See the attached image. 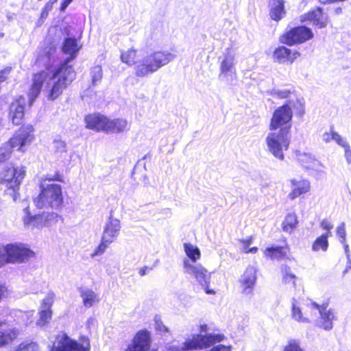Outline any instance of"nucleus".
I'll use <instances>...</instances> for the list:
<instances>
[{
	"mask_svg": "<svg viewBox=\"0 0 351 351\" xmlns=\"http://www.w3.org/2000/svg\"><path fill=\"white\" fill-rule=\"evenodd\" d=\"M82 44L75 38H67L62 45V51L69 55V58L60 66L51 73L40 72L34 76L33 84L29 90L28 97L30 105L38 96L41 90L48 100H55L63 92L75 77V73L68 62L75 58Z\"/></svg>",
	"mask_w": 351,
	"mask_h": 351,
	"instance_id": "nucleus-1",
	"label": "nucleus"
},
{
	"mask_svg": "<svg viewBox=\"0 0 351 351\" xmlns=\"http://www.w3.org/2000/svg\"><path fill=\"white\" fill-rule=\"evenodd\" d=\"M58 176H46L42 177L39 182V194L34 197L33 202L38 208L59 209L63 204L62 186L52 182L58 180Z\"/></svg>",
	"mask_w": 351,
	"mask_h": 351,
	"instance_id": "nucleus-2",
	"label": "nucleus"
},
{
	"mask_svg": "<svg viewBox=\"0 0 351 351\" xmlns=\"http://www.w3.org/2000/svg\"><path fill=\"white\" fill-rule=\"evenodd\" d=\"M169 51H144L141 55L134 73L137 77H144L158 71L176 58Z\"/></svg>",
	"mask_w": 351,
	"mask_h": 351,
	"instance_id": "nucleus-3",
	"label": "nucleus"
},
{
	"mask_svg": "<svg viewBox=\"0 0 351 351\" xmlns=\"http://www.w3.org/2000/svg\"><path fill=\"white\" fill-rule=\"evenodd\" d=\"M25 176L23 166L6 165L0 173V184L4 187L6 194L16 202L19 195L20 186Z\"/></svg>",
	"mask_w": 351,
	"mask_h": 351,
	"instance_id": "nucleus-4",
	"label": "nucleus"
},
{
	"mask_svg": "<svg viewBox=\"0 0 351 351\" xmlns=\"http://www.w3.org/2000/svg\"><path fill=\"white\" fill-rule=\"evenodd\" d=\"M23 222L27 229L40 230L44 227L51 228L56 225L62 217L55 212L43 211L38 214L32 215L29 206L24 208Z\"/></svg>",
	"mask_w": 351,
	"mask_h": 351,
	"instance_id": "nucleus-5",
	"label": "nucleus"
},
{
	"mask_svg": "<svg viewBox=\"0 0 351 351\" xmlns=\"http://www.w3.org/2000/svg\"><path fill=\"white\" fill-rule=\"evenodd\" d=\"M121 228V221L110 213L103 230L100 244L97 247L93 256L103 254L108 246L118 238Z\"/></svg>",
	"mask_w": 351,
	"mask_h": 351,
	"instance_id": "nucleus-6",
	"label": "nucleus"
},
{
	"mask_svg": "<svg viewBox=\"0 0 351 351\" xmlns=\"http://www.w3.org/2000/svg\"><path fill=\"white\" fill-rule=\"evenodd\" d=\"M288 134L289 129L284 128L278 132H269L265 138L268 151L281 160L284 159L283 151L287 150L289 145Z\"/></svg>",
	"mask_w": 351,
	"mask_h": 351,
	"instance_id": "nucleus-7",
	"label": "nucleus"
},
{
	"mask_svg": "<svg viewBox=\"0 0 351 351\" xmlns=\"http://www.w3.org/2000/svg\"><path fill=\"white\" fill-rule=\"evenodd\" d=\"M1 247L5 265L22 263L34 256V252L24 243H10Z\"/></svg>",
	"mask_w": 351,
	"mask_h": 351,
	"instance_id": "nucleus-8",
	"label": "nucleus"
},
{
	"mask_svg": "<svg viewBox=\"0 0 351 351\" xmlns=\"http://www.w3.org/2000/svg\"><path fill=\"white\" fill-rule=\"evenodd\" d=\"M270 95L276 99H287L285 104L292 105L297 115L302 117L305 113L304 99L293 88H275L271 90Z\"/></svg>",
	"mask_w": 351,
	"mask_h": 351,
	"instance_id": "nucleus-9",
	"label": "nucleus"
},
{
	"mask_svg": "<svg viewBox=\"0 0 351 351\" xmlns=\"http://www.w3.org/2000/svg\"><path fill=\"white\" fill-rule=\"evenodd\" d=\"M89 339L82 337L77 342L71 339L64 333L57 335L50 351H89Z\"/></svg>",
	"mask_w": 351,
	"mask_h": 351,
	"instance_id": "nucleus-10",
	"label": "nucleus"
},
{
	"mask_svg": "<svg viewBox=\"0 0 351 351\" xmlns=\"http://www.w3.org/2000/svg\"><path fill=\"white\" fill-rule=\"evenodd\" d=\"M235 57L236 52L233 49L228 48L226 49L219 65V78L220 80L231 84L236 80Z\"/></svg>",
	"mask_w": 351,
	"mask_h": 351,
	"instance_id": "nucleus-11",
	"label": "nucleus"
},
{
	"mask_svg": "<svg viewBox=\"0 0 351 351\" xmlns=\"http://www.w3.org/2000/svg\"><path fill=\"white\" fill-rule=\"evenodd\" d=\"M184 273L193 276L199 284L202 287L206 294L214 295V289L209 288V281L211 273L200 264L193 265L188 260L184 261Z\"/></svg>",
	"mask_w": 351,
	"mask_h": 351,
	"instance_id": "nucleus-12",
	"label": "nucleus"
},
{
	"mask_svg": "<svg viewBox=\"0 0 351 351\" xmlns=\"http://www.w3.org/2000/svg\"><path fill=\"white\" fill-rule=\"evenodd\" d=\"M35 140L34 128L32 125H24L18 130L10 138L11 146L17 151L25 153Z\"/></svg>",
	"mask_w": 351,
	"mask_h": 351,
	"instance_id": "nucleus-13",
	"label": "nucleus"
},
{
	"mask_svg": "<svg viewBox=\"0 0 351 351\" xmlns=\"http://www.w3.org/2000/svg\"><path fill=\"white\" fill-rule=\"evenodd\" d=\"M313 36L311 29L300 26L291 29L285 34L280 38L281 43L289 46L304 43Z\"/></svg>",
	"mask_w": 351,
	"mask_h": 351,
	"instance_id": "nucleus-14",
	"label": "nucleus"
},
{
	"mask_svg": "<svg viewBox=\"0 0 351 351\" xmlns=\"http://www.w3.org/2000/svg\"><path fill=\"white\" fill-rule=\"evenodd\" d=\"M295 157L298 162L306 170L316 173L324 172L325 166L311 154L296 151Z\"/></svg>",
	"mask_w": 351,
	"mask_h": 351,
	"instance_id": "nucleus-15",
	"label": "nucleus"
},
{
	"mask_svg": "<svg viewBox=\"0 0 351 351\" xmlns=\"http://www.w3.org/2000/svg\"><path fill=\"white\" fill-rule=\"evenodd\" d=\"M293 110L292 105L289 104H284L276 109L271 120L270 130H276L289 123L293 117Z\"/></svg>",
	"mask_w": 351,
	"mask_h": 351,
	"instance_id": "nucleus-16",
	"label": "nucleus"
},
{
	"mask_svg": "<svg viewBox=\"0 0 351 351\" xmlns=\"http://www.w3.org/2000/svg\"><path fill=\"white\" fill-rule=\"evenodd\" d=\"M55 298V293L53 292H49L42 300L39 308V319L37 321V325L43 326L51 319V307L54 302Z\"/></svg>",
	"mask_w": 351,
	"mask_h": 351,
	"instance_id": "nucleus-17",
	"label": "nucleus"
},
{
	"mask_svg": "<svg viewBox=\"0 0 351 351\" xmlns=\"http://www.w3.org/2000/svg\"><path fill=\"white\" fill-rule=\"evenodd\" d=\"M256 281V269L253 266L247 267L239 278L241 291L245 295L252 293Z\"/></svg>",
	"mask_w": 351,
	"mask_h": 351,
	"instance_id": "nucleus-18",
	"label": "nucleus"
},
{
	"mask_svg": "<svg viewBox=\"0 0 351 351\" xmlns=\"http://www.w3.org/2000/svg\"><path fill=\"white\" fill-rule=\"evenodd\" d=\"M302 21H308L318 28H324L327 26L329 19L327 14L318 8L302 16Z\"/></svg>",
	"mask_w": 351,
	"mask_h": 351,
	"instance_id": "nucleus-19",
	"label": "nucleus"
},
{
	"mask_svg": "<svg viewBox=\"0 0 351 351\" xmlns=\"http://www.w3.org/2000/svg\"><path fill=\"white\" fill-rule=\"evenodd\" d=\"M318 315L316 319L317 325L324 330H330L332 328V322L335 319L334 311L328 308V305L324 304L319 306Z\"/></svg>",
	"mask_w": 351,
	"mask_h": 351,
	"instance_id": "nucleus-20",
	"label": "nucleus"
},
{
	"mask_svg": "<svg viewBox=\"0 0 351 351\" xmlns=\"http://www.w3.org/2000/svg\"><path fill=\"white\" fill-rule=\"evenodd\" d=\"M150 346V335L147 330H141L136 333L132 343L128 346L125 351H147Z\"/></svg>",
	"mask_w": 351,
	"mask_h": 351,
	"instance_id": "nucleus-21",
	"label": "nucleus"
},
{
	"mask_svg": "<svg viewBox=\"0 0 351 351\" xmlns=\"http://www.w3.org/2000/svg\"><path fill=\"white\" fill-rule=\"evenodd\" d=\"M291 191L288 197L293 200L299 196L308 193L311 190V182L308 180L304 178H293L290 180Z\"/></svg>",
	"mask_w": 351,
	"mask_h": 351,
	"instance_id": "nucleus-22",
	"label": "nucleus"
},
{
	"mask_svg": "<svg viewBox=\"0 0 351 351\" xmlns=\"http://www.w3.org/2000/svg\"><path fill=\"white\" fill-rule=\"evenodd\" d=\"M108 118L99 114L87 115L85 119L86 128L96 132H106L107 130Z\"/></svg>",
	"mask_w": 351,
	"mask_h": 351,
	"instance_id": "nucleus-23",
	"label": "nucleus"
},
{
	"mask_svg": "<svg viewBox=\"0 0 351 351\" xmlns=\"http://www.w3.org/2000/svg\"><path fill=\"white\" fill-rule=\"evenodd\" d=\"M300 53L296 50H291L285 47L281 46L275 49L274 51V60L278 63H293Z\"/></svg>",
	"mask_w": 351,
	"mask_h": 351,
	"instance_id": "nucleus-24",
	"label": "nucleus"
},
{
	"mask_svg": "<svg viewBox=\"0 0 351 351\" xmlns=\"http://www.w3.org/2000/svg\"><path fill=\"white\" fill-rule=\"evenodd\" d=\"M17 330L10 324L0 320V347L8 345L17 337Z\"/></svg>",
	"mask_w": 351,
	"mask_h": 351,
	"instance_id": "nucleus-25",
	"label": "nucleus"
},
{
	"mask_svg": "<svg viewBox=\"0 0 351 351\" xmlns=\"http://www.w3.org/2000/svg\"><path fill=\"white\" fill-rule=\"evenodd\" d=\"M24 99L20 97L19 100L12 103L10 108V117L14 124L19 125L24 116Z\"/></svg>",
	"mask_w": 351,
	"mask_h": 351,
	"instance_id": "nucleus-26",
	"label": "nucleus"
},
{
	"mask_svg": "<svg viewBox=\"0 0 351 351\" xmlns=\"http://www.w3.org/2000/svg\"><path fill=\"white\" fill-rule=\"evenodd\" d=\"M143 51H141L139 53L134 49H129L126 51H123L121 53V61L128 64V66H136V64L141 58V55Z\"/></svg>",
	"mask_w": 351,
	"mask_h": 351,
	"instance_id": "nucleus-27",
	"label": "nucleus"
},
{
	"mask_svg": "<svg viewBox=\"0 0 351 351\" xmlns=\"http://www.w3.org/2000/svg\"><path fill=\"white\" fill-rule=\"evenodd\" d=\"M291 318L299 323H308L307 315L304 313V304L299 306L295 300H293L291 304Z\"/></svg>",
	"mask_w": 351,
	"mask_h": 351,
	"instance_id": "nucleus-28",
	"label": "nucleus"
},
{
	"mask_svg": "<svg viewBox=\"0 0 351 351\" xmlns=\"http://www.w3.org/2000/svg\"><path fill=\"white\" fill-rule=\"evenodd\" d=\"M270 16L274 21L280 20L285 14L283 0H271Z\"/></svg>",
	"mask_w": 351,
	"mask_h": 351,
	"instance_id": "nucleus-29",
	"label": "nucleus"
},
{
	"mask_svg": "<svg viewBox=\"0 0 351 351\" xmlns=\"http://www.w3.org/2000/svg\"><path fill=\"white\" fill-rule=\"evenodd\" d=\"M80 296L82 298L84 305L87 307H91L95 303L99 302L97 295L91 289L85 288L80 290Z\"/></svg>",
	"mask_w": 351,
	"mask_h": 351,
	"instance_id": "nucleus-30",
	"label": "nucleus"
},
{
	"mask_svg": "<svg viewBox=\"0 0 351 351\" xmlns=\"http://www.w3.org/2000/svg\"><path fill=\"white\" fill-rule=\"evenodd\" d=\"M128 121L124 119H108L106 132L119 133L125 130Z\"/></svg>",
	"mask_w": 351,
	"mask_h": 351,
	"instance_id": "nucleus-31",
	"label": "nucleus"
},
{
	"mask_svg": "<svg viewBox=\"0 0 351 351\" xmlns=\"http://www.w3.org/2000/svg\"><path fill=\"white\" fill-rule=\"evenodd\" d=\"M184 350H197L204 348L202 334L193 335L191 339H187L184 345Z\"/></svg>",
	"mask_w": 351,
	"mask_h": 351,
	"instance_id": "nucleus-32",
	"label": "nucleus"
},
{
	"mask_svg": "<svg viewBox=\"0 0 351 351\" xmlns=\"http://www.w3.org/2000/svg\"><path fill=\"white\" fill-rule=\"evenodd\" d=\"M298 224V220L296 214L289 213L282 221V230L286 232L291 233L297 228Z\"/></svg>",
	"mask_w": 351,
	"mask_h": 351,
	"instance_id": "nucleus-33",
	"label": "nucleus"
},
{
	"mask_svg": "<svg viewBox=\"0 0 351 351\" xmlns=\"http://www.w3.org/2000/svg\"><path fill=\"white\" fill-rule=\"evenodd\" d=\"M204 348H207L211 346L220 343L223 341L225 337L219 333H209L207 335H202Z\"/></svg>",
	"mask_w": 351,
	"mask_h": 351,
	"instance_id": "nucleus-34",
	"label": "nucleus"
},
{
	"mask_svg": "<svg viewBox=\"0 0 351 351\" xmlns=\"http://www.w3.org/2000/svg\"><path fill=\"white\" fill-rule=\"evenodd\" d=\"M319 306L320 305H318L317 303L312 301L304 304V313L307 315L308 323L313 321L316 322Z\"/></svg>",
	"mask_w": 351,
	"mask_h": 351,
	"instance_id": "nucleus-35",
	"label": "nucleus"
},
{
	"mask_svg": "<svg viewBox=\"0 0 351 351\" xmlns=\"http://www.w3.org/2000/svg\"><path fill=\"white\" fill-rule=\"evenodd\" d=\"M264 254L267 258L276 260L285 256L286 252L282 247H271L265 250Z\"/></svg>",
	"mask_w": 351,
	"mask_h": 351,
	"instance_id": "nucleus-36",
	"label": "nucleus"
},
{
	"mask_svg": "<svg viewBox=\"0 0 351 351\" xmlns=\"http://www.w3.org/2000/svg\"><path fill=\"white\" fill-rule=\"evenodd\" d=\"M184 250L187 255V256L193 261L195 262L200 258V251L199 248L191 244V243H184Z\"/></svg>",
	"mask_w": 351,
	"mask_h": 351,
	"instance_id": "nucleus-37",
	"label": "nucleus"
},
{
	"mask_svg": "<svg viewBox=\"0 0 351 351\" xmlns=\"http://www.w3.org/2000/svg\"><path fill=\"white\" fill-rule=\"evenodd\" d=\"M328 237L324 234L318 237L313 243L312 250L314 252H319V250L326 252L328 247Z\"/></svg>",
	"mask_w": 351,
	"mask_h": 351,
	"instance_id": "nucleus-38",
	"label": "nucleus"
},
{
	"mask_svg": "<svg viewBox=\"0 0 351 351\" xmlns=\"http://www.w3.org/2000/svg\"><path fill=\"white\" fill-rule=\"evenodd\" d=\"M282 281L285 284L289 285L293 287H295L296 276L291 271L290 267L284 266L282 269Z\"/></svg>",
	"mask_w": 351,
	"mask_h": 351,
	"instance_id": "nucleus-39",
	"label": "nucleus"
},
{
	"mask_svg": "<svg viewBox=\"0 0 351 351\" xmlns=\"http://www.w3.org/2000/svg\"><path fill=\"white\" fill-rule=\"evenodd\" d=\"M55 52V49L52 47L46 48L43 52H40L37 57V62L43 65H47L49 63L51 56Z\"/></svg>",
	"mask_w": 351,
	"mask_h": 351,
	"instance_id": "nucleus-40",
	"label": "nucleus"
},
{
	"mask_svg": "<svg viewBox=\"0 0 351 351\" xmlns=\"http://www.w3.org/2000/svg\"><path fill=\"white\" fill-rule=\"evenodd\" d=\"M53 147L55 152L59 154L61 158H65L67 154V146L65 141L61 139H55L53 141Z\"/></svg>",
	"mask_w": 351,
	"mask_h": 351,
	"instance_id": "nucleus-41",
	"label": "nucleus"
},
{
	"mask_svg": "<svg viewBox=\"0 0 351 351\" xmlns=\"http://www.w3.org/2000/svg\"><path fill=\"white\" fill-rule=\"evenodd\" d=\"M13 147L11 146V143L8 141L0 147V162H4L9 159L11 156Z\"/></svg>",
	"mask_w": 351,
	"mask_h": 351,
	"instance_id": "nucleus-42",
	"label": "nucleus"
},
{
	"mask_svg": "<svg viewBox=\"0 0 351 351\" xmlns=\"http://www.w3.org/2000/svg\"><path fill=\"white\" fill-rule=\"evenodd\" d=\"M92 84L96 85L102 78V69L101 66H93L90 72Z\"/></svg>",
	"mask_w": 351,
	"mask_h": 351,
	"instance_id": "nucleus-43",
	"label": "nucleus"
},
{
	"mask_svg": "<svg viewBox=\"0 0 351 351\" xmlns=\"http://www.w3.org/2000/svg\"><path fill=\"white\" fill-rule=\"evenodd\" d=\"M252 242V238L250 237L247 239L241 240V250L245 253H256L258 250L257 247H251L249 248L250 245H251Z\"/></svg>",
	"mask_w": 351,
	"mask_h": 351,
	"instance_id": "nucleus-44",
	"label": "nucleus"
},
{
	"mask_svg": "<svg viewBox=\"0 0 351 351\" xmlns=\"http://www.w3.org/2000/svg\"><path fill=\"white\" fill-rule=\"evenodd\" d=\"M14 351H38V346L34 342L21 343Z\"/></svg>",
	"mask_w": 351,
	"mask_h": 351,
	"instance_id": "nucleus-45",
	"label": "nucleus"
},
{
	"mask_svg": "<svg viewBox=\"0 0 351 351\" xmlns=\"http://www.w3.org/2000/svg\"><path fill=\"white\" fill-rule=\"evenodd\" d=\"M283 351H303L301 348L299 341L291 339L285 346Z\"/></svg>",
	"mask_w": 351,
	"mask_h": 351,
	"instance_id": "nucleus-46",
	"label": "nucleus"
},
{
	"mask_svg": "<svg viewBox=\"0 0 351 351\" xmlns=\"http://www.w3.org/2000/svg\"><path fill=\"white\" fill-rule=\"evenodd\" d=\"M320 226L323 230L326 231L325 233L323 234L324 235H326L327 237L332 236L331 230L333 228V224L329 220L326 219H323L320 223Z\"/></svg>",
	"mask_w": 351,
	"mask_h": 351,
	"instance_id": "nucleus-47",
	"label": "nucleus"
},
{
	"mask_svg": "<svg viewBox=\"0 0 351 351\" xmlns=\"http://www.w3.org/2000/svg\"><path fill=\"white\" fill-rule=\"evenodd\" d=\"M337 134V132L334 131L332 129H330L329 131H326L323 133L322 135V140L323 142L328 143L331 141L335 140V136Z\"/></svg>",
	"mask_w": 351,
	"mask_h": 351,
	"instance_id": "nucleus-48",
	"label": "nucleus"
},
{
	"mask_svg": "<svg viewBox=\"0 0 351 351\" xmlns=\"http://www.w3.org/2000/svg\"><path fill=\"white\" fill-rule=\"evenodd\" d=\"M337 235L339 237V241L341 243H344V242L346 241V228H345L344 223H341L337 228Z\"/></svg>",
	"mask_w": 351,
	"mask_h": 351,
	"instance_id": "nucleus-49",
	"label": "nucleus"
},
{
	"mask_svg": "<svg viewBox=\"0 0 351 351\" xmlns=\"http://www.w3.org/2000/svg\"><path fill=\"white\" fill-rule=\"evenodd\" d=\"M334 141L336 142L337 144H338L339 146L344 149L347 148L350 146L348 142L346 141V139L343 137H342L339 133L335 134V140Z\"/></svg>",
	"mask_w": 351,
	"mask_h": 351,
	"instance_id": "nucleus-50",
	"label": "nucleus"
},
{
	"mask_svg": "<svg viewBox=\"0 0 351 351\" xmlns=\"http://www.w3.org/2000/svg\"><path fill=\"white\" fill-rule=\"evenodd\" d=\"M10 68H5L4 69L0 71V83L4 82L8 77V74L10 73Z\"/></svg>",
	"mask_w": 351,
	"mask_h": 351,
	"instance_id": "nucleus-51",
	"label": "nucleus"
},
{
	"mask_svg": "<svg viewBox=\"0 0 351 351\" xmlns=\"http://www.w3.org/2000/svg\"><path fill=\"white\" fill-rule=\"evenodd\" d=\"M53 2L51 1H49L45 5L43 12L41 13L42 17H45L47 16L48 12L51 10Z\"/></svg>",
	"mask_w": 351,
	"mask_h": 351,
	"instance_id": "nucleus-52",
	"label": "nucleus"
},
{
	"mask_svg": "<svg viewBox=\"0 0 351 351\" xmlns=\"http://www.w3.org/2000/svg\"><path fill=\"white\" fill-rule=\"evenodd\" d=\"M344 157L348 164H351V149L350 146L344 149Z\"/></svg>",
	"mask_w": 351,
	"mask_h": 351,
	"instance_id": "nucleus-53",
	"label": "nucleus"
},
{
	"mask_svg": "<svg viewBox=\"0 0 351 351\" xmlns=\"http://www.w3.org/2000/svg\"><path fill=\"white\" fill-rule=\"evenodd\" d=\"M155 324H156V329L159 331H165L167 330L166 327L163 325L162 322L160 321V319H155Z\"/></svg>",
	"mask_w": 351,
	"mask_h": 351,
	"instance_id": "nucleus-54",
	"label": "nucleus"
},
{
	"mask_svg": "<svg viewBox=\"0 0 351 351\" xmlns=\"http://www.w3.org/2000/svg\"><path fill=\"white\" fill-rule=\"evenodd\" d=\"M6 293L7 288L4 285L0 284V301L6 295Z\"/></svg>",
	"mask_w": 351,
	"mask_h": 351,
	"instance_id": "nucleus-55",
	"label": "nucleus"
},
{
	"mask_svg": "<svg viewBox=\"0 0 351 351\" xmlns=\"http://www.w3.org/2000/svg\"><path fill=\"white\" fill-rule=\"evenodd\" d=\"M5 265L1 245H0V268Z\"/></svg>",
	"mask_w": 351,
	"mask_h": 351,
	"instance_id": "nucleus-56",
	"label": "nucleus"
},
{
	"mask_svg": "<svg viewBox=\"0 0 351 351\" xmlns=\"http://www.w3.org/2000/svg\"><path fill=\"white\" fill-rule=\"evenodd\" d=\"M151 269H149V267H141L138 270V274L141 276H143L145 275H146L147 274V271L149 270H150Z\"/></svg>",
	"mask_w": 351,
	"mask_h": 351,
	"instance_id": "nucleus-57",
	"label": "nucleus"
},
{
	"mask_svg": "<svg viewBox=\"0 0 351 351\" xmlns=\"http://www.w3.org/2000/svg\"><path fill=\"white\" fill-rule=\"evenodd\" d=\"M343 246V248H344V252L346 255V257L347 258H349L350 257V250H349V245L346 243V241L344 242V243H342Z\"/></svg>",
	"mask_w": 351,
	"mask_h": 351,
	"instance_id": "nucleus-58",
	"label": "nucleus"
},
{
	"mask_svg": "<svg viewBox=\"0 0 351 351\" xmlns=\"http://www.w3.org/2000/svg\"><path fill=\"white\" fill-rule=\"evenodd\" d=\"M347 264H346V269L343 271V274H346L348 272V271L349 269H351V256L349 257V258H347Z\"/></svg>",
	"mask_w": 351,
	"mask_h": 351,
	"instance_id": "nucleus-59",
	"label": "nucleus"
},
{
	"mask_svg": "<svg viewBox=\"0 0 351 351\" xmlns=\"http://www.w3.org/2000/svg\"><path fill=\"white\" fill-rule=\"evenodd\" d=\"M73 0H64L62 5H61V10H64L66 7L72 2Z\"/></svg>",
	"mask_w": 351,
	"mask_h": 351,
	"instance_id": "nucleus-60",
	"label": "nucleus"
},
{
	"mask_svg": "<svg viewBox=\"0 0 351 351\" xmlns=\"http://www.w3.org/2000/svg\"><path fill=\"white\" fill-rule=\"evenodd\" d=\"M208 330V326L206 324H201L199 326L200 332H206Z\"/></svg>",
	"mask_w": 351,
	"mask_h": 351,
	"instance_id": "nucleus-61",
	"label": "nucleus"
},
{
	"mask_svg": "<svg viewBox=\"0 0 351 351\" xmlns=\"http://www.w3.org/2000/svg\"><path fill=\"white\" fill-rule=\"evenodd\" d=\"M167 351H185V350L183 348V347L181 349H180L177 347L171 346L168 348Z\"/></svg>",
	"mask_w": 351,
	"mask_h": 351,
	"instance_id": "nucleus-62",
	"label": "nucleus"
},
{
	"mask_svg": "<svg viewBox=\"0 0 351 351\" xmlns=\"http://www.w3.org/2000/svg\"><path fill=\"white\" fill-rule=\"evenodd\" d=\"M341 8H337V9H336V12H337V14H338V13H339V12H341Z\"/></svg>",
	"mask_w": 351,
	"mask_h": 351,
	"instance_id": "nucleus-63",
	"label": "nucleus"
},
{
	"mask_svg": "<svg viewBox=\"0 0 351 351\" xmlns=\"http://www.w3.org/2000/svg\"><path fill=\"white\" fill-rule=\"evenodd\" d=\"M86 96H87V93L85 92L84 95H83V98L84 99Z\"/></svg>",
	"mask_w": 351,
	"mask_h": 351,
	"instance_id": "nucleus-64",
	"label": "nucleus"
}]
</instances>
